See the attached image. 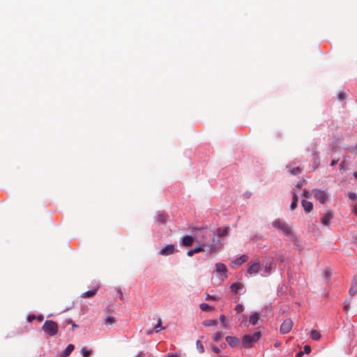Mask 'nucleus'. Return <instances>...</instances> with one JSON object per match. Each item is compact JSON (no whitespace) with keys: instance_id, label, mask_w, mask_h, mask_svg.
Listing matches in <instances>:
<instances>
[{"instance_id":"nucleus-42","label":"nucleus","mask_w":357,"mask_h":357,"mask_svg":"<svg viewBox=\"0 0 357 357\" xmlns=\"http://www.w3.org/2000/svg\"><path fill=\"white\" fill-rule=\"evenodd\" d=\"M212 350L216 354H218L220 351V349L217 347H213Z\"/></svg>"},{"instance_id":"nucleus-21","label":"nucleus","mask_w":357,"mask_h":357,"mask_svg":"<svg viewBox=\"0 0 357 357\" xmlns=\"http://www.w3.org/2000/svg\"><path fill=\"white\" fill-rule=\"evenodd\" d=\"M203 325L204 326H217L218 325V321L217 320H211L208 319L203 321Z\"/></svg>"},{"instance_id":"nucleus-28","label":"nucleus","mask_w":357,"mask_h":357,"mask_svg":"<svg viewBox=\"0 0 357 357\" xmlns=\"http://www.w3.org/2000/svg\"><path fill=\"white\" fill-rule=\"evenodd\" d=\"M220 321L222 324L223 327L226 328L227 326V321L225 315L222 314L220 316Z\"/></svg>"},{"instance_id":"nucleus-27","label":"nucleus","mask_w":357,"mask_h":357,"mask_svg":"<svg viewBox=\"0 0 357 357\" xmlns=\"http://www.w3.org/2000/svg\"><path fill=\"white\" fill-rule=\"evenodd\" d=\"M272 270L271 265H266L264 268V275H268Z\"/></svg>"},{"instance_id":"nucleus-49","label":"nucleus","mask_w":357,"mask_h":357,"mask_svg":"<svg viewBox=\"0 0 357 357\" xmlns=\"http://www.w3.org/2000/svg\"><path fill=\"white\" fill-rule=\"evenodd\" d=\"M353 211L357 215V206L353 208Z\"/></svg>"},{"instance_id":"nucleus-1","label":"nucleus","mask_w":357,"mask_h":357,"mask_svg":"<svg viewBox=\"0 0 357 357\" xmlns=\"http://www.w3.org/2000/svg\"><path fill=\"white\" fill-rule=\"evenodd\" d=\"M273 227L281 231L283 234L286 236H291L292 231L291 228L289 226V225L284 220L280 219H276L272 222Z\"/></svg>"},{"instance_id":"nucleus-48","label":"nucleus","mask_w":357,"mask_h":357,"mask_svg":"<svg viewBox=\"0 0 357 357\" xmlns=\"http://www.w3.org/2000/svg\"><path fill=\"white\" fill-rule=\"evenodd\" d=\"M166 357H179V356L176 354H169Z\"/></svg>"},{"instance_id":"nucleus-36","label":"nucleus","mask_w":357,"mask_h":357,"mask_svg":"<svg viewBox=\"0 0 357 357\" xmlns=\"http://www.w3.org/2000/svg\"><path fill=\"white\" fill-rule=\"evenodd\" d=\"M27 321L32 322L33 320L36 319V316L34 314H29L27 316Z\"/></svg>"},{"instance_id":"nucleus-2","label":"nucleus","mask_w":357,"mask_h":357,"mask_svg":"<svg viewBox=\"0 0 357 357\" xmlns=\"http://www.w3.org/2000/svg\"><path fill=\"white\" fill-rule=\"evenodd\" d=\"M260 332H255L252 335H245L242 338V344L245 348L252 347L261 337Z\"/></svg>"},{"instance_id":"nucleus-46","label":"nucleus","mask_w":357,"mask_h":357,"mask_svg":"<svg viewBox=\"0 0 357 357\" xmlns=\"http://www.w3.org/2000/svg\"><path fill=\"white\" fill-rule=\"evenodd\" d=\"M337 163V160H333L331 162V166H335L336 164Z\"/></svg>"},{"instance_id":"nucleus-18","label":"nucleus","mask_w":357,"mask_h":357,"mask_svg":"<svg viewBox=\"0 0 357 357\" xmlns=\"http://www.w3.org/2000/svg\"><path fill=\"white\" fill-rule=\"evenodd\" d=\"M332 275V271L329 268H326L324 270L323 272V278L326 280L328 281Z\"/></svg>"},{"instance_id":"nucleus-41","label":"nucleus","mask_w":357,"mask_h":357,"mask_svg":"<svg viewBox=\"0 0 357 357\" xmlns=\"http://www.w3.org/2000/svg\"><path fill=\"white\" fill-rule=\"evenodd\" d=\"M202 250H204V249L201 246L197 247L195 249H193V252H195V253L199 252H201Z\"/></svg>"},{"instance_id":"nucleus-43","label":"nucleus","mask_w":357,"mask_h":357,"mask_svg":"<svg viewBox=\"0 0 357 357\" xmlns=\"http://www.w3.org/2000/svg\"><path fill=\"white\" fill-rule=\"evenodd\" d=\"M36 319L39 322H41L43 320V315H38V317H36Z\"/></svg>"},{"instance_id":"nucleus-19","label":"nucleus","mask_w":357,"mask_h":357,"mask_svg":"<svg viewBox=\"0 0 357 357\" xmlns=\"http://www.w3.org/2000/svg\"><path fill=\"white\" fill-rule=\"evenodd\" d=\"M74 349H75V347L73 344H68V347L66 348V349L63 351V357L68 356L71 354V352L74 350Z\"/></svg>"},{"instance_id":"nucleus-3","label":"nucleus","mask_w":357,"mask_h":357,"mask_svg":"<svg viewBox=\"0 0 357 357\" xmlns=\"http://www.w3.org/2000/svg\"><path fill=\"white\" fill-rule=\"evenodd\" d=\"M43 330L47 335L54 336L58 332V325L55 321L47 320L44 323Z\"/></svg>"},{"instance_id":"nucleus-50","label":"nucleus","mask_w":357,"mask_h":357,"mask_svg":"<svg viewBox=\"0 0 357 357\" xmlns=\"http://www.w3.org/2000/svg\"><path fill=\"white\" fill-rule=\"evenodd\" d=\"M281 345V343L280 342H276L275 343V347H280Z\"/></svg>"},{"instance_id":"nucleus-24","label":"nucleus","mask_w":357,"mask_h":357,"mask_svg":"<svg viewBox=\"0 0 357 357\" xmlns=\"http://www.w3.org/2000/svg\"><path fill=\"white\" fill-rule=\"evenodd\" d=\"M199 307L202 311H211L214 309L213 307H211V305L206 303H202L200 304Z\"/></svg>"},{"instance_id":"nucleus-29","label":"nucleus","mask_w":357,"mask_h":357,"mask_svg":"<svg viewBox=\"0 0 357 357\" xmlns=\"http://www.w3.org/2000/svg\"><path fill=\"white\" fill-rule=\"evenodd\" d=\"M222 337V334L220 332H217L213 335V339L215 342L219 341Z\"/></svg>"},{"instance_id":"nucleus-4","label":"nucleus","mask_w":357,"mask_h":357,"mask_svg":"<svg viewBox=\"0 0 357 357\" xmlns=\"http://www.w3.org/2000/svg\"><path fill=\"white\" fill-rule=\"evenodd\" d=\"M293 321L290 319H285L281 324L280 331L282 334H287L291 331L293 327Z\"/></svg>"},{"instance_id":"nucleus-16","label":"nucleus","mask_w":357,"mask_h":357,"mask_svg":"<svg viewBox=\"0 0 357 357\" xmlns=\"http://www.w3.org/2000/svg\"><path fill=\"white\" fill-rule=\"evenodd\" d=\"M292 196H293V201L290 205V208L291 211H294L296 208L297 203L298 201V195H296V192L295 190L292 192Z\"/></svg>"},{"instance_id":"nucleus-20","label":"nucleus","mask_w":357,"mask_h":357,"mask_svg":"<svg viewBox=\"0 0 357 357\" xmlns=\"http://www.w3.org/2000/svg\"><path fill=\"white\" fill-rule=\"evenodd\" d=\"M310 337L314 340H319L321 338V333L317 330H312Z\"/></svg>"},{"instance_id":"nucleus-38","label":"nucleus","mask_w":357,"mask_h":357,"mask_svg":"<svg viewBox=\"0 0 357 357\" xmlns=\"http://www.w3.org/2000/svg\"><path fill=\"white\" fill-rule=\"evenodd\" d=\"M348 197L352 200H356L357 199L356 194L352 192L348 193Z\"/></svg>"},{"instance_id":"nucleus-40","label":"nucleus","mask_w":357,"mask_h":357,"mask_svg":"<svg viewBox=\"0 0 357 357\" xmlns=\"http://www.w3.org/2000/svg\"><path fill=\"white\" fill-rule=\"evenodd\" d=\"M303 195L305 198H309L310 197V193L307 190H304Z\"/></svg>"},{"instance_id":"nucleus-15","label":"nucleus","mask_w":357,"mask_h":357,"mask_svg":"<svg viewBox=\"0 0 357 357\" xmlns=\"http://www.w3.org/2000/svg\"><path fill=\"white\" fill-rule=\"evenodd\" d=\"M181 243L184 246H190L193 243V238L190 236H185L182 238Z\"/></svg>"},{"instance_id":"nucleus-53","label":"nucleus","mask_w":357,"mask_h":357,"mask_svg":"<svg viewBox=\"0 0 357 357\" xmlns=\"http://www.w3.org/2000/svg\"><path fill=\"white\" fill-rule=\"evenodd\" d=\"M354 177L357 179V171L354 173Z\"/></svg>"},{"instance_id":"nucleus-17","label":"nucleus","mask_w":357,"mask_h":357,"mask_svg":"<svg viewBox=\"0 0 357 357\" xmlns=\"http://www.w3.org/2000/svg\"><path fill=\"white\" fill-rule=\"evenodd\" d=\"M248 259V256L246 255H243L242 256H241L240 257L236 259L234 261V263L235 264L239 266V265H241L242 264L245 263V261H247Z\"/></svg>"},{"instance_id":"nucleus-14","label":"nucleus","mask_w":357,"mask_h":357,"mask_svg":"<svg viewBox=\"0 0 357 357\" xmlns=\"http://www.w3.org/2000/svg\"><path fill=\"white\" fill-rule=\"evenodd\" d=\"M259 320V314L257 312L252 313L250 314L249 318V322L252 325L255 326L256 325Z\"/></svg>"},{"instance_id":"nucleus-44","label":"nucleus","mask_w":357,"mask_h":357,"mask_svg":"<svg viewBox=\"0 0 357 357\" xmlns=\"http://www.w3.org/2000/svg\"><path fill=\"white\" fill-rule=\"evenodd\" d=\"M313 154L314 156L318 157L319 156V151L317 149H314L313 151Z\"/></svg>"},{"instance_id":"nucleus-35","label":"nucleus","mask_w":357,"mask_h":357,"mask_svg":"<svg viewBox=\"0 0 357 357\" xmlns=\"http://www.w3.org/2000/svg\"><path fill=\"white\" fill-rule=\"evenodd\" d=\"M235 310L237 313H240L243 311V306L242 305L238 304L235 307Z\"/></svg>"},{"instance_id":"nucleus-9","label":"nucleus","mask_w":357,"mask_h":357,"mask_svg":"<svg viewBox=\"0 0 357 357\" xmlns=\"http://www.w3.org/2000/svg\"><path fill=\"white\" fill-rule=\"evenodd\" d=\"M334 217V213L333 211H329L328 213H326L322 220L321 223L325 225L328 226L330 223L331 220Z\"/></svg>"},{"instance_id":"nucleus-23","label":"nucleus","mask_w":357,"mask_h":357,"mask_svg":"<svg viewBox=\"0 0 357 357\" xmlns=\"http://www.w3.org/2000/svg\"><path fill=\"white\" fill-rule=\"evenodd\" d=\"M229 227H225L223 229H219L217 231V234L219 236H224L228 234Z\"/></svg>"},{"instance_id":"nucleus-5","label":"nucleus","mask_w":357,"mask_h":357,"mask_svg":"<svg viewBox=\"0 0 357 357\" xmlns=\"http://www.w3.org/2000/svg\"><path fill=\"white\" fill-rule=\"evenodd\" d=\"M313 194L315 199H317L321 204H324L328 199V196L324 190H313Z\"/></svg>"},{"instance_id":"nucleus-6","label":"nucleus","mask_w":357,"mask_h":357,"mask_svg":"<svg viewBox=\"0 0 357 357\" xmlns=\"http://www.w3.org/2000/svg\"><path fill=\"white\" fill-rule=\"evenodd\" d=\"M261 270V266L258 262H250L248 269L250 275H255Z\"/></svg>"},{"instance_id":"nucleus-12","label":"nucleus","mask_w":357,"mask_h":357,"mask_svg":"<svg viewBox=\"0 0 357 357\" xmlns=\"http://www.w3.org/2000/svg\"><path fill=\"white\" fill-rule=\"evenodd\" d=\"M162 329H164V328L162 326V321L160 319H158L157 324L154 326L152 330L148 331L147 333L151 334L153 331L158 333Z\"/></svg>"},{"instance_id":"nucleus-13","label":"nucleus","mask_w":357,"mask_h":357,"mask_svg":"<svg viewBox=\"0 0 357 357\" xmlns=\"http://www.w3.org/2000/svg\"><path fill=\"white\" fill-rule=\"evenodd\" d=\"M167 218L168 216L166 214L160 213L156 216V221L159 224H165L166 223Z\"/></svg>"},{"instance_id":"nucleus-33","label":"nucleus","mask_w":357,"mask_h":357,"mask_svg":"<svg viewBox=\"0 0 357 357\" xmlns=\"http://www.w3.org/2000/svg\"><path fill=\"white\" fill-rule=\"evenodd\" d=\"M337 98L340 100H344L347 98V94L345 92H340L339 93Z\"/></svg>"},{"instance_id":"nucleus-37","label":"nucleus","mask_w":357,"mask_h":357,"mask_svg":"<svg viewBox=\"0 0 357 357\" xmlns=\"http://www.w3.org/2000/svg\"><path fill=\"white\" fill-rule=\"evenodd\" d=\"M197 346L201 353L204 352V347L199 340L197 342Z\"/></svg>"},{"instance_id":"nucleus-30","label":"nucleus","mask_w":357,"mask_h":357,"mask_svg":"<svg viewBox=\"0 0 357 357\" xmlns=\"http://www.w3.org/2000/svg\"><path fill=\"white\" fill-rule=\"evenodd\" d=\"M115 319L112 317H107L106 319H105V324H113L115 323Z\"/></svg>"},{"instance_id":"nucleus-10","label":"nucleus","mask_w":357,"mask_h":357,"mask_svg":"<svg viewBox=\"0 0 357 357\" xmlns=\"http://www.w3.org/2000/svg\"><path fill=\"white\" fill-rule=\"evenodd\" d=\"M226 341L227 342L228 344L231 347H237L239 344V340L233 336H227L226 337Z\"/></svg>"},{"instance_id":"nucleus-26","label":"nucleus","mask_w":357,"mask_h":357,"mask_svg":"<svg viewBox=\"0 0 357 357\" xmlns=\"http://www.w3.org/2000/svg\"><path fill=\"white\" fill-rule=\"evenodd\" d=\"M350 290H357V275L352 279Z\"/></svg>"},{"instance_id":"nucleus-52","label":"nucleus","mask_w":357,"mask_h":357,"mask_svg":"<svg viewBox=\"0 0 357 357\" xmlns=\"http://www.w3.org/2000/svg\"><path fill=\"white\" fill-rule=\"evenodd\" d=\"M302 355H303V352L301 351V352H298L296 356H297V357H301Z\"/></svg>"},{"instance_id":"nucleus-45","label":"nucleus","mask_w":357,"mask_h":357,"mask_svg":"<svg viewBox=\"0 0 357 357\" xmlns=\"http://www.w3.org/2000/svg\"><path fill=\"white\" fill-rule=\"evenodd\" d=\"M207 301L210 300V299H212V300H215L216 298L215 296H211L209 295H207V297L206 298Z\"/></svg>"},{"instance_id":"nucleus-11","label":"nucleus","mask_w":357,"mask_h":357,"mask_svg":"<svg viewBox=\"0 0 357 357\" xmlns=\"http://www.w3.org/2000/svg\"><path fill=\"white\" fill-rule=\"evenodd\" d=\"M301 204L305 211L307 213H310L313 208V204L311 202L303 199L301 202Z\"/></svg>"},{"instance_id":"nucleus-47","label":"nucleus","mask_w":357,"mask_h":357,"mask_svg":"<svg viewBox=\"0 0 357 357\" xmlns=\"http://www.w3.org/2000/svg\"><path fill=\"white\" fill-rule=\"evenodd\" d=\"M195 252H193V250L188 251V256H192L193 254H195Z\"/></svg>"},{"instance_id":"nucleus-25","label":"nucleus","mask_w":357,"mask_h":357,"mask_svg":"<svg viewBox=\"0 0 357 357\" xmlns=\"http://www.w3.org/2000/svg\"><path fill=\"white\" fill-rule=\"evenodd\" d=\"M81 353L83 357H89L91 355L92 351L86 347H83L81 349Z\"/></svg>"},{"instance_id":"nucleus-39","label":"nucleus","mask_w":357,"mask_h":357,"mask_svg":"<svg viewBox=\"0 0 357 357\" xmlns=\"http://www.w3.org/2000/svg\"><path fill=\"white\" fill-rule=\"evenodd\" d=\"M303 349H304V352L305 354H309L311 351V347L309 345H305Z\"/></svg>"},{"instance_id":"nucleus-34","label":"nucleus","mask_w":357,"mask_h":357,"mask_svg":"<svg viewBox=\"0 0 357 357\" xmlns=\"http://www.w3.org/2000/svg\"><path fill=\"white\" fill-rule=\"evenodd\" d=\"M303 181H300L298 182L296 186H295V188L293 190V191H296V193L298 192V191L302 188L303 186Z\"/></svg>"},{"instance_id":"nucleus-32","label":"nucleus","mask_w":357,"mask_h":357,"mask_svg":"<svg viewBox=\"0 0 357 357\" xmlns=\"http://www.w3.org/2000/svg\"><path fill=\"white\" fill-rule=\"evenodd\" d=\"M301 172V169L299 167H295V168H293L291 170V173L292 174H298Z\"/></svg>"},{"instance_id":"nucleus-22","label":"nucleus","mask_w":357,"mask_h":357,"mask_svg":"<svg viewBox=\"0 0 357 357\" xmlns=\"http://www.w3.org/2000/svg\"><path fill=\"white\" fill-rule=\"evenodd\" d=\"M230 288H231V290H232V291L241 290L244 288V286L241 283H233L231 284Z\"/></svg>"},{"instance_id":"nucleus-7","label":"nucleus","mask_w":357,"mask_h":357,"mask_svg":"<svg viewBox=\"0 0 357 357\" xmlns=\"http://www.w3.org/2000/svg\"><path fill=\"white\" fill-rule=\"evenodd\" d=\"M215 271L220 274V278H226L227 269L226 266L222 263H217L215 264Z\"/></svg>"},{"instance_id":"nucleus-31","label":"nucleus","mask_w":357,"mask_h":357,"mask_svg":"<svg viewBox=\"0 0 357 357\" xmlns=\"http://www.w3.org/2000/svg\"><path fill=\"white\" fill-rule=\"evenodd\" d=\"M96 291H85L82 295V297L83 298H89L91 297L95 294Z\"/></svg>"},{"instance_id":"nucleus-51","label":"nucleus","mask_w":357,"mask_h":357,"mask_svg":"<svg viewBox=\"0 0 357 357\" xmlns=\"http://www.w3.org/2000/svg\"><path fill=\"white\" fill-rule=\"evenodd\" d=\"M344 165V161H342L341 163H340V169H342Z\"/></svg>"},{"instance_id":"nucleus-8","label":"nucleus","mask_w":357,"mask_h":357,"mask_svg":"<svg viewBox=\"0 0 357 357\" xmlns=\"http://www.w3.org/2000/svg\"><path fill=\"white\" fill-rule=\"evenodd\" d=\"M175 250L174 245L172 244H169L166 245L164 248L161 249L160 251V254L163 256L170 255L174 253Z\"/></svg>"}]
</instances>
